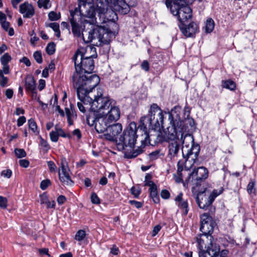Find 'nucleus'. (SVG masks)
I'll return each instance as SVG.
<instances>
[{"instance_id":"aec40b11","label":"nucleus","mask_w":257,"mask_h":257,"mask_svg":"<svg viewBox=\"0 0 257 257\" xmlns=\"http://www.w3.org/2000/svg\"><path fill=\"white\" fill-rule=\"evenodd\" d=\"M20 12L24 18H30L34 15L35 10L31 4L25 2L20 6Z\"/></svg>"},{"instance_id":"1a4fd4ad","label":"nucleus","mask_w":257,"mask_h":257,"mask_svg":"<svg viewBox=\"0 0 257 257\" xmlns=\"http://www.w3.org/2000/svg\"><path fill=\"white\" fill-rule=\"evenodd\" d=\"M80 14L82 10L80 7L76 8L74 11H70L71 18L70 20L72 27V32L75 37H79L81 35V27L79 22L81 20Z\"/></svg>"},{"instance_id":"c85d7f7f","label":"nucleus","mask_w":257,"mask_h":257,"mask_svg":"<svg viewBox=\"0 0 257 257\" xmlns=\"http://www.w3.org/2000/svg\"><path fill=\"white\" fill-rule=\"evenodd\" d=\"M81 35L85 43H88L93 42V38L94 36L92 35V29H90L88 31L84 30L82 31Z\"/></svg>"},{"instance_id":"cd10ccee","label":"nucleus","mask_w":257,"mask_h":257,"mask_svg":"<svg viewBox=\"0 0 257 257\" xmlns=\"http://www.w3.org/2000/svg\"><path fill=\"white\" fill-rule=\"evenodd\" d=\"M181 121L182 122V127L183 129L181 131V133H180V135L181 136V139H182L183 132L184 131L186 130V125L189 124L191 127H194L195 126V121H194V120L192 118L189 117V116L188 117L185 118L184 120L183 121L181 120Z\"/></svg>"},{"instance_id":"bb28decb","label":"nucleus","mask_w":257,"mask_h":257,"mask_svg":"<svg viewBox=\"0 0 257 257\" xmlns=\"http://www.w3.org/2000/svg\"><path fill=\"white\" fill-rule=\"evenodd\" d=\"M40 203L46 204L47 208H53L55 206V202L54 200L50 201L47 194L45 193L40 195Z\"/></svg>"},{"instance_id":"6ab92c4d","label":"nucleus","mask_w":257,"mask_h":257,"mask_svg":"<svg viewBox=\"0 0 257 257\" xmlns=\"http://www.w3.org/2000/svg\"><path fill=\"white\" fill-rule=\"evenodd\" d=\"M98 23H105L107 22H114L117 20L116 13L112 10H107L103 15H100Z\"/></svg>"},{"instance_id":"f03ea898","label":"nucleus","mask_w":257,"mask_h":257,"mask_svg":"<svg viewBox=\"0 0 257 257\" xmlns=\"http://www.w3.org/2000/svg\"><path fill=\"white\" fill-rule=\"evenodd\" d=\"M164 114L161 108L156 103H153L147 115L142 117L140 119V124L138 128L142 131L145 135L144 139L141 140L142 145L138 149L127 155L128 158H135L141 153L146 145L150 144L149 136L147 132V128L160 131L164 127Z\"/></svg>"},{"instance_id":"5701e85b","label":"nucleus","mask_w":257,"mask_h":257,"mask_svg":"<svg viewBox=\"0 0 257 257\" xmlns=\"http://www.w3.org/2000/svg\"><path fill=\"white\" fill-rule=\"evenodd\" d=\"M191 3V0H174L173 2L171 0H166V5L168 8L171 7L174 8L189 6Z\"/></svg>"},{"instance_id":"603ef678","label":"nucleus","mask_w":257,"mask_h":257,"mask_svg":"<svg viewBox=\"0 0 257 257\" xmlns=\"http://www.w3.org/2000/svg\"><path fill=\"white\" fill-rule=\"evenodd\" d=\"M160 151L157 150L149 154L150 158L152 160H156L159 157Z\"/></svg>"},{"instance_id":"338daca9","label":"nucleus","mask_w":257,"mask_h":257,"mask_svg":"<svg viewBox=\"0 0 257 257\" xmlns=\"http://www.w3.org/2000/svg\"><path fill=\"white\" fill-rule=\"evenodd\" d=\"M1 26H2V27L3 28V29L5 30L6 31H8L9 29V26H10V23L6 21H5L3 22H1Z\"/></svg>"},{"instance_id":"052dcab7","label":"nucleus","mask_w":257,"mask_h":257,"mask_svg":"<svg viewBox=\"0 0 257 257\" xmlns=\"http://www.w3.org/2000/svg\"><path fill=\"white\" fill-rule=\"evenodd\" d=\"M141 67L146 71H148L150 68L148 61L147 60H144L141 64Z\"/></svg>"},{"instance_id":"de8ad7c7","label":"nucleus","mask_w":257,"mask_h":257,"mask_svg":"<svg viewBox=\"0 0 257 257\" xmlns=\"http://www.w3.org/2000/svg\"><path fill=\"white\" fill-rule=\"evenodd\" d=\"M91 201L93 204H98L100 203V200L95 193L91 194Z\"/></svg>"},{"instance_id":"37998d69","label":"nucleus","mask_w":257,"mask_h":257,"mask_svg":"<svg viewBox=\"0 0 257 257\" xmlns=\"http://www.w3.org/2000/svg\"><path fill=\"white\" fill-rule=\"evenodd\" d=\"M41 146L42 147L43 151L46 153L48 152V151L50 149V147L48 143V142L43 139L42 138H41Z\"/></svg>"},{"instance_id":"b1692460","label":"nucleus","mask_w":257,"mask_h":257,"mask_svg":"<svg viewBox=\"0 0 257 257\" xmlns=\"http://www.w3.org/2000/svg\"><path fill=\"white\" fill-rule=\"evenodd\" d=\"M25 86L26 90L31 91L33 95H36V82L32 76H28L26 78Z\"/></svg>"},{"instance_id":"f704fd0d","label":"nucleus","mask_w":257,"mask_h":257,"mask_svg":"<svg viewBox=\"0 0 257 257\" xmlns=\"http://www.w3.org/2000/svg\"><path fill=\"white\" fill-rule=\"evenodd\" d=\"M55 44L54 42L49 43L46 48V51L49 55H53L55 52Z\"/></svg>"},{"instance_id":"4468645a","label":"nucleus","mask_w":257,"mask_h":257,"mask_svg":"<svg viewBox=\"0 0 257 257\" xmlns=\"http://www.w3.org/2000/svg\"><path fill=\"white\" fill-rule=\"evenodd\" d=\"M196 201L201 209L206 210L213 203L212 198L211 199L209 194L207 193V189L199 191L196 197Z\"/></svg>"},{"instance_id":"9d476101","label":"nucleus","mask_w":257,"mask_h":257,"mask_svg":"<svg viewBox=\"0 0 257 257\" xmlns=\"http://www.w3.org/2000/svg\"><path fill=\"white\" fill-rule=\"evenodd\" d=\"M172 14L178 17L180 24H183L192 17V9L189 6L170 8Z\"/></svg>"},{"instance_id":"20e7f679","label":"nucleus","mask_w":257,"mask_h":257,"mask_svg":"<svg viewBox=\"0 0 257 257\" xmlns=\"http://www.w3.org/2000/svg\"><path fill=\"white\" fill-rule=\"evenodd\" d=\"M196 240L200 250L199 257H221L222 250L220 251V246L212 235L202 232L196 236Z\"/></svg>"},{"instance_id":"e2e57ef3","label":"nucleus","mask_w":257,"mask_h":257,"mask_svg":"<svg viewBox=\"0 0 257 257\" xmlns=\"http://www.w3.org/2000/svg\"><path fill=\"white\" fill-rule=\"evenodd\" d=\"M26 121V118L24 116H20L17 120V125L22 126Z\"/></svg>"},{"instance_id":"8fccbe9b","label":"nucleus","mask_w":257,"mask_h":257,"mask_svg":"<svg viewBox=\"0 0 257 257\" xmlns=\"http://www.w3.org/2000/svg\"><path fill=\"white\" fill-rule=\"evenodd\" d=\"M48 166L49 167V170L51 172H54L56 170V166L55 163L51 161H48L47 162Z\"/></svg>"},{"instance_id":"6e6d98bb","label":"nucleus","mask_w":257,"mask_h":257,"mask_svg":"<svg viewBox=\"0 0 257 257\" xmlns=\"http://www.w3.org/2000/svg\"><path fill=\"white\" fill-rule=\"evenodd\" d=\"M8 82V78L5 76H2V77L0 78V85L2 87H4L6 86L7 83Z\"/></svg>"},{"instance_id":"13d9d810","label":"nucleus","mask_w":257,"mask_h":257,"mask_svg":"<svg viewBox=\"0 0 257 257\" xmlns=\"http://www.w3.org/2000/svg\"><path fill=\"white\" fill-rule=\"evenodd\" d=\"M130 203L134 205L137 208H140L143 206V203L136 200H130Z\"/></svg>"},{"instance_id":"f257e3e1","label":"nucleus","mask_w":257,"mask_h":257,"mask_svg":"<svg viewBox=\"0 0 257 257\" xmlns=\"http://www.w3.org/2000/svg\"><path fill=\"white\" fill-rule=\"evenodd\" d=\"M92 53L90 56L84 54V50L78 49L74 55L72 60L74 62L75 71L72 76V81L73 87L76 89V91L79 97H84L83 93L86 92L84 86H89L91 88H94L99 83V77L92 72L94 68L93 58L97 56L96 49L94 47L89 46L86 48V51Z\"/></svg>"},{"instance_id":"f8f14e48","label":"nucleus","mask_w":257,"mask_h":257,"mask_svg":"<svg viewBox=\"0 0 257 257\" xmlns=\"http://www.w3.org/2000/svg\"><path fill=\"white\" fill-rule=\"evenodd\" d=\"M110 100V105L107 108H104L100 110H97L98 112H102L105 116H107L108 119L112 123L113 122L116 121L120 117V110L119 108L116 106L114 105L113 100L107 97Z\"/></svg>"},{"instance_id":"7c9ffc66","label":"nucleus","mask_w":257,"mask_h":257,"mask_svg":"<svg viewBox=\"0 0 257 257\" xmlns=\"http://www.w3.org/2000/svg\"><path fill=\"white\" fill-rule=\"evenodd\" d=\"M150 196L155 203H158L160 201L159 196L158 194L157 187L149 188Z\"/></svg>"},{"instance_id":"473e14b6","label":"nucleus","mask_w":257,"mask_h":257,"mask_svg":"<svg viewBox=\"0 0 257 257\" xmlns=\"http://www.w3.org/2000/svg\"><path fill=\"white\" fill-rule=\"evenodd\" d=\"M222 86L223 87L229 89L231 90H234L236 87V84L235 82L230 80L223 81Z\"/></svg>"},{"instance_id":"c9c22d12","label":"nucleus","mask_w":257,"mask_h":257,"mask_svg":"<svg viewBox=\"0 0 257 257\" xmlns=\"http://www.w3.org/2000/svg\"><path fill=\"white\" fill-rule=\"evenodd\" d=\"M48 17L51 21H55L60 19L61 15L60 13L57 14L54 11H51L48 14Z\"/></svg>"},{"instance_id":"393cba45","label":"nucleus","mask_w":257,"mask_h":257,"mask_svg":"<svg viewBox=\"0 0 257 257\" xmlns=\"http://www.w3.org/2000/svg\"><path fill=\"white\" fill-rule=\"evenodd\" d=\"M168 149L169 155L170 156V158L176 156L180 149L179 143L177 141L173 140L169 142Z\"/></svg>"},{"instance_id":"a19ab883","label":"nucleus","mask_w":257,"mask_h":257,"mask_svg":"<svg viewBox=\"0 0 257 257\" xmlns=\"http://www.w3.org/2000/svg\"><path fill=\"white\" fill-rule=\"evenodd\" d=\"M85 235V231L84 230H79L76 233L75 238L78 241H81L84 239Z\"/></svg>"},{"instance_id":"dca6fc26","label":"nucleus","mask_w":257,"mask_h":257,"mask_svg":"<svg viewBox=\"0 0 257 257\" xmlns=\"http://www.w3.org/2000/svg\"><path fill=\"white\" fill-rule=\"evenodd\" d=\"M111 123L104 115L99 114L95 122V129L98 133H105L107 129Z\"/></svg>"},{"instance_id":"e433bc0d","label":"nucleus","mask_w":257,"mask_h":257,"mask_svg":"<svg viewBox=\"0 0 257 257\" xmlns=\"http://www.w3.org/2000/svg\"><path fill=\"white\" fill-rule=\"evenodd\" d=\"M223 191V188L222 187L220 188L219 189L214 190L210 194H209V195L211 199L212 198V201L213 202L215 198L221 194Z\"/></svg>"},{"instance_id":"49530a36","label":"nucleus","mask_w":257,"mask_h":257,"mask_svg":"<svg viewBox=\"0 0 257 257\" xmlns=\"http://www.w3.org/2000/svg\"><path fill=\"white\" fill-rule=\"evenodd\" d=\"M50 138L51 140L53 142H57L59 138V134L58 133H57L54 131H52L50 133Z\"/></svg>"},{"instance_id":"58836bf2","label":"nucleus","mask_w":257,"mask_h":257,"mask_svg":"<svg viewBox=\"0 0 257 257\" xmlns=\"http://www.w3.org/2000/svg\"><path fill=\"white\" fill-rule=\"evenodd\" d=\"M14 152L16 156L18 158L25 157L27 155L25 151L23 149H15Z\"/></svg>"},{"instance_id":"4be33fe9","label":"nucleus","mask_w":257,"mask_h":257,"mask_svg":"<svg viewBox=\"0 0 257 257\" xmlns=\"http://www.w3.org/2000/svg\"><path fill=\"white\" fill-rule=\"evenodd\" d=\"M110 3L111 4L112 7L113 8V5L108 0H96V12L97 14V17L100 15H103L104 13L108 10L107 3Z\"/></svg>"},{"instance_id":"09e8293b","label":"nucleus","mask_w":257,"mask_h":257,"mask_svg":"<svg viewBox=\"0 0 257 257\" xmlns=\"http://www.w3.org/2000/svg\"><path fill=\"white\" fill-rule=\"evenodd\" d=\"M47 27L52 28L54 31L57 32L59 31V25L57 23H51L46 24Z\"/></svg>"},{"instance_id":"864d4df0","label":"nucleus","mask_w":257,"mask_h":257,"mask_svg":"<svg viewBox=\"0 0 257 257\" xmlns=\"http://www.w3.org/2000/svg\"><path fill=\"white\" fill-rule=\"evenodd\" d=\"M0 207L6 208L7 207V199L6 198L0 196Z\"/></svg>"},{"instance_id":"2f4dec72","label":"nucleus","mask_w":257,"mask_h":257,"mask_svg":"<svg viewBox=\"0 0 257 257\" xmlns=\"http://www.w3.org/2000/svg\"><path fill=\"white\" fill-rule=\"evenodd\" d=\"M187 181L188 183H189L192 185V189H195L198 186H201L202 183L204 182L203 181L195 178H191L190 180L189 176L188 177Z\"/></svg>"},{"instance_id":"69168bd1","label":"nucleus","mask_w":257,"mask_h":257,"mask_svg":"<svg viewBox=\"0 0 257 257\" xmlns=\"http://www.w3.org/2000/svg\"><path fill=\"white\" fill-rule=\"evenodd\" d=\"M145 186H149L150 188H155L157 187L156 185L151 180L145 181Z\"/></svg>"},{"instance_id":"4c0bfd02","label":"nucleus","mask_w":257,"mask_h":257,"mask_svg":"<svg viewBox=\"0 0 257 257\" xmlns=\"http://www.w3.org/2000/svg\"><path fill=\"white\" fill-rule=\"evenodd\" d=\"M11 60V56L8 53H6L1 57V62L2 64H8Z\"/></svg>"},{"instance_id":"72a5a7b5","label":"nucleus","mask_w":257,"mask_h":257,"mask_svg":"<svg viewBox=\"0 0 257 257\" xmlns=\"http://www.w3.org/2000/svg\"><path fill=\"white\" fill-rule=\"evenodd\" d=\"M214 27V21L212 19H208L206 21V26H205V31L207 33L211 32Z\"/></svg>"},{"instance_id":"a211bd4d","label":"nucleus","mask_w":257,"mask_h":257,"mask_svg":"<svg viewBox=\"0 0 257 257\" xmlns=\"http://www.w3.org/2000/svg\"><path fill=\"white\" fill-rule=\"evenodd\" d=\"M208 176V172L206 168L200 167L193 171L189 175V179L191 178H197L202 181H204Z\"/></svg>"},{"instance_id":"ddd939ff","label":"nucleus","mask_w":257,"mask_h":257,"mask_svg":"<svg viewBox=\"0 0 257 257\" xmlns=\"http://www.w3.org/2000/svg\"><path fill=\"white\" fill-rule=\"evenodd\" d=\"M61 169L59 172V179L64 185L67 186H72L74 184L73 181L71 179L69 174L67 171L68 166L66 159L65 157L61 159Z\"/></svg>"},{"instance_id":"c03bdc74","label":"nucleus","mask_w":257,"mask_h":257,"mask_svg":"<svg viewBox=\"0 0 257 257\" xmlns=\"http://www.w3.org/2000/svg\"><path fill=\"white\" fill-rule=\"evenodd\" d=\"M255 183L252 180L249 182L247 185V190L249 194L254 193L255 192Z\"/></svg>"},{"instance_id":"a878e982","label":"nucleus","mask_w":257,"mask_h":257,"mask_svg":"<svg viewBox=\"0 0 257 257\" xmlns=\"http://www.w3.org/2000/svg\"><path fill=\"white\" fill-rule=\"evenodd\" d=\"M183 194L180 193L175 198V201L178 202V206L182 209H184V214L187 215L188 212V205L187 200H184L182 198Z\"/></svg>"},{"instance_id":"79ce46f5","label":"nucleus","mask_w":257,"mask_h":257,"mask_svg":"<svg viewBox=\"0 0 257 257\" xmlns=\"http://www.w3.org/2000/svg\"><path fill=\"white\" fill-rule=\"evenodd\" d=\"M34 58L36 61L39 63L41 64L43 62L42 54L40 51H37L34 52L33 54Z\"/></svg>"},{"instance_id":"412c9836","label":"nucleus","mask_w":257,"mask_h":257,"mask_svg":"<svg viewBox=\"0 0 257 257\" xmlns=\"http://www.w3.org/2000/svg\"><path fill=\"white\" fill-rule=\"evenodd\" d=\"M96 13V10H95L94 7H89V9L86 11V14H83L82 12V14H80V18L81 17V16L87 18L89 20H84V22L89 23L91 25L95 23H98V22L97 21V18H95Z\"/></svg>"},{"instance_id":"4d7b16f0","label":"nucleus","mask_w":257,"mask_h":257,"mask_svg":"<svg viewBox=\"0 0 257 257\" xmlns=\"http://www.w3.org/2000/svg\"><path fill=\"white\" fill-rule=\"evenodd\" d=\"M12 175V172L10 169L5 170L2 172V175L8 178H10Z\"/></svg>"},{"instance_id":"9b49d317","label":"nucleus","mask_w":257,"mask_h":257,"mask_svg":"<svg viewBox=\"0 0 257 257\" xmlns=\"http://www.w3.org/2000/svg\"><path fill=\"white\" fill-rule=\"evenodd\" d=\"M200 231L204 233L211 235L216 224L209 214L205 213L202 214L200 216Z\"/></svg>"},{"instance_id":"bf43d9fd","label":"nucleus","mask_w":257,"mask_h":257,"mask_svg":"<svg viewBox=\"0 0 257 257\" xmlns=\"http://www.w3.org/2000/svg\"><path fill=\"white\" fill-rule=\"evenodd\" d=\"M20 165L24 168H27L29 165V161L26 159H22L19 161Z\"/></svg>"},{"instance_id":"39448f33","label":"nucleus","mask_w":257,"mask_h":257,"mask_svg":"<svg viewBox=\"0 0 257 257\" xmlns=\"http://www.w3.org/2000/svg\"><path fill=\"white\" fill-rule=\"evenodd\" d=\"M175 134V138L177 140H182V152L183 158L188 161L189 159L191 161L195 162L197 159L200 152V146L197 143H195L194 137L192 135L186 134L184 136L183 134L182 139L181 136L179 135L178 138Z\"/></svg>"},{"instance_id":"680f3d73","label":"nucleus","mask_w":257,"mask_h":257,"mask_svg":"<svg viewBox=\"0 0 257 257\" xmlns=\"http://www.w3.org/2000/svg\"><path fill=\"white\" fill-rule=\"evenodd\" d=\"M14 94V91L12 89H7L5 92V95L7 98L11 99L12 98Z\"/></svg>"},{"instance_id":"ea45409f","label":"nucleus","mask_w":257,"mask_h":257,"mask_svg":"<svg viewBox=\"0 0 257 257\" xmlns=\"http://www.w3.org/2000/svg\"><path fill=\"white\" fill-rule=\"evenodd\" d=\"M28 124L29 128L34 132L35 133L37 130V125L36 122L34 119L31 118L28 120Z\"/></svg>"},{"instance_id":"5fc2aeb1","label":"nucleus","mask_w":257,"mask_h":257,"mask_svg":"<svg viewBox=\"0 0 257 257\" xmlns=\"http://www.w3.org/2000/svg\"><path fill=\"white\" fill-rule=\"evenodd\" d=\"M170 196L169 192L166 189L162 190L161 192V196L165 199H169Z\"/></svg>"},{"instance_id":"423d86ee","label":"nucleus","mask_w":257,"mask_h":257,"mask_svg":"<svg viewBox=\"0 0 257 257\" xmlns=\"http://www.w3.org/2000/svg\"><path fill=\"white\" fill-rule=\"evenodd\" d=\"M117 32L111 31L103 27L96 26L92 29L93 44L101 46L109 44L112 37H114Z\"/></svg>"},{"instance_id":"2eb2a0df","label":"nucleus","mask_w":257,"mask_h":257,"mask_svg":"<svg viewBox=\"0 0 257 257\" xmlns=\"http://www.w3.org/2000/svg\"><path fill=\"white\" fill-rule=\"evenodd\" d=\"M122 126L120 123H110L109 125L107 131L103 136L105 139L108 141H115L116 140L117 136L122 131Z\"/></svg>"},{"instance_id":"0eeeda50","label":"nucleus","mask_w":257,"mask_h":257,"mask_svg":"<svg viewBox=\"0 0 257 257\" xmlns=\"http://www.w3.org/2000/svg\"><path fill=\"white\" fill-rule=\"evenodd\" d=\"M137 131L136 123L135 122H131L124 130L123 135L119 138L118 145H121L123 149L127 147L131 149L134 148L138 137Z\"/></svg>"},{"instance_id":"0e129e2a","label":"nucleus","mask_w":257,"mask_h":257,"mask_svg":"<svg viewBox=\"0 0 257 257\" xmlns=\"http://www.w3.org/2000/svg\"><path fill=\"white\" fill-rule=\"evenodd\" d=\"M50 4L49 0H44L41 3H38L39 7L40 8L43 7L45 9H47L48 5Z\"/></svg>"},{"instance_id":"a18cd8bd","label":"nucleus","mask_w":257,"mask_h":257,"mask_svg":"<svg viewBox=\"0 0 257 257\" xmlns=\"http://www.w3.org/2000/svg\"><path fill=\"white\" fill-rule=\"evenodd\" d=\"M51 184V182L49 179L43 180L40 184V188L43 190L47 189V188Z\"/></svg>"},{"instance_id":"c756f323","label":"nucleus","mask_w":257,"mask_h":257,"mask_svg":"<svg viewBox=\"0 0 257 257\" xmlns=\"http://www.w3.org/2000/svg\"><path fill=\"white\" fill-rule=\"evenodd\" d=\"M95 111L93 112H90L86 117V121L87 124L89 126L95 125V122H96V119H97V116H98L99 114H96L95 113Z\"/></svg>"},{"instance_id":"3c124183","label":"nucleus","mask_w":257,"mask_h":257,"mask_svg":"<svg viewBox=\"0 0 257 257\" xmlns=\"http://www.w3.org/2000/svg\"><path fill=\"white\" fill-rule=\"evenodd\" d=\"M131 192L134 195L135 197L138 198L141 194V190L140 188H136L135 187H133L131 188Z\"/></svg>"},{"instance_id":"774afa93","label":"nucleus","mask_w":257,"mask_h":257,"mask_svg":"<svg viewBox=\"0 0 257 257\" xmlns=\"http://www.w3.org/2000/svg\"><path fill=\"white\" fill-rule=\"evenodd\" d=\"M45 87V81L44 79H40L39 81L38 89L42 91Z\"/></svg>"},{"instance_id":"7ed1b4c3","label":"nucleus","mask_w":257,"mask_h":257,"mask_svg":"<svg viewBox=\"0 0 257 257\" xmlns=\"http://www.w3.org/2000/svg\"><path fill=\"white\" fill-rule=\"evenodd\" d=\"M83 88L86 90V92L83 93L84 97H79L77 93L80 101L77 102V106L81 112H85L86 107L84 105H91L90 108L94 111L107 108L110 105L111 102L109 99L107 97L103 96V90L101 88H98L95 90L89 86H84Z\"/></svg>"},{"instance_id":"f3484780","label":"nucleus","mask_w":257,"mask_h":257,"mask_svg":"<svg viewBox=\"0 0 257 257\" xmlns=\"http://www.w3.org/2000/svg\"><path fill=\"white\" fill-rule=\"evenodd\" d=\"M179 27L182 34L186 37H192L198 31V26L194 22L186 26L184 24H179Z\"/></svg>"},{"instance_id":"6e6552de","label":"nucleus","mask_w":257,"mask_h":257,"mask_svg":"<svg viewBox=\"0 0 257 257\" xmlns=\"http://www.w3.org/2000/svg\"><path fill=\"white\" fill-rule=\"evenodd\" d=\"M181 110V106L176 105L171 109L169 114L170 123L172 125V127L174 130V133H176V135L178 138L183 129L182 127V122L180 120L179 115V112H180Z\"/></svg>"}]
</instances>
